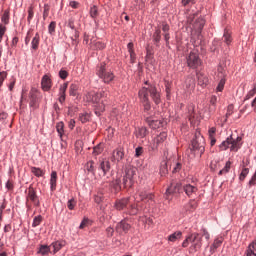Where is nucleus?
Masks as SVG:
<instances>
[{
	"instance_id": "680f3d73",
	"label": "nucleus",
	"mask_w": 256,
	"mask_h": 256,
	"mask_svg": "<svg viewBox=\"0 0 256 256\" xmlns=\"http://www.w3.org/2000/svg\"><path fill=\"white\" fill-rule=\"evenodd\" d=\"M114 233H115V230L113 229V227L106 228L107 237H112Z\"/></svg>"
},
{
	"instance_id": "4d7b16f0",
	"label": "nucleus",
	"mask_w": 256,
	"mask_h": 256,
	"mask_svg": "<svg viewBox=\"0 0 256 256\" xmlns=\"http://www.w3.org/2000/svg\"><path fill=\"white\" fill-rule=\"evenodd\" d=\"M165 87H166L167 99H170V97H171V84H169V82H166Z\"/></svg>"
},
{
	"instance_id": "de8ad7c7",
	"label": "nucleus",
	"mask_w": 256,
	"mask_h": 256,
	"mask_svg": "<svg viewBox=\"0 0 256 256\" xmlns=\"http://www.w3.org/2000/svg\"><path fill=\"white\" fill-rule=\"evenodd\" d=\"M195 209H197V202L195 200H191L187 204V211H195Z\"/></svg>"
},
{
	"instance_id": "a19ab883",
	"label": "nucleus",
	"mask_w": 256,
	"mask_h": 256,
	"mask_svg": "<svg viewBox=\"0 0 256 256\" xmlns=\"http://www.w3.org/2000/svg\"><path fill=\"white\" fill-rule=\"evenodd\" d=\"M223 39L226 45H230L231 41H233V38H231V33L229 30L224 31Z\"/></svg>"
},
{
	"instance_id": "6e6d98bb",
	"label": "nucleus",
	"mask_w": 256,
	"mask_h": 256,
	"mask_svg": "<svg viewBox=\"0 0 256 256\" xmlns=\"http://www.w3.org/2000/svg\"><path fill=\"white\" fill-rule=\"evenodd\" d=\"M89 114L85 113V114H80L79 119L81 121V123H87L89 121Z\"/></svg>"
},
{
	"instance_id": "bb28decb",
	"label": "nucleus",
	"mask_w": 256,
	"mask_h": 256,
	"mask_svg": "<svg viewBox=\"0 0 256 256\" xmlns=\"http://www.w3.org/2000/svg\"><path fill=\"white\" fill-rule=\"evenodd\" d=\"M169 173V168L167 167V161H162L160 164V175L161 177H165Z\"/></svg>"
},
{
	"instance_id": "864d4df0",
	"label": "nucleus",
	"mask_w": 256,
	"mask_h": 256,
	"mask_svg": "<svg viewBox=\"0 0 256 256\" xmlns=\"http://www.w3.org/2000/svg\"><path fill=\"white\" fill-rule=\"evenodd\" d=\"M34 15H35V12H33V7H29V9H28V17H27V21H28L29 24L33 20V16Z\"/></svg>"
},
{
	"instance_id": "5701e85b",
	"label": "nucleus",
	"mask_w": 256,
	"mask_h": 256,
	"mask_svg": "<svg viewBox=\"0 0 256 256\" xmlns=\"http://www.w3.org/2000/svg\"><path fill=\"white\" fill-rule=\"evenodd\" d=\"M193 27L196 29V31L203 30V27H205V19L197 18L193 24Z\"/></svg>"
},
{
	"instance_id": "412c9836",
	"label": "nucleus",
	"mask_w": 256,
	"mask_h": 256,
	"mask_svg": "<svg viewBox=\"0 0 256 256\" xmlns=\"http://www.w3.org/2000/svg\"><path fill=\"white\" fill-rule=\"evenodd\" d=\"M247 165H249V161H247L246 164L242 165V171L239 175V181H245V179L249 175V168H247Z\"/></svg>"
},
{
	"instance_id": "39448f33",
	"label": "nucleus",
	"mask_w": 256,
	"mask_h": 256,
	"mask_svg": "<svg viewBox=\"0 0 256 256\" xmlns=\"http://www.w3.org/2000/svg\"><path fill=\"white\" fill-rule=\"evenodd\" d=\"M202 238L199 237V233H193L186 237V239L182 243V247H189V243H192L190 246V251H199L201 249L203 243L201 242Z\"/></svg>"
},
{
	"instance_id": "338daca9",
	"label": "nucleus",
	"mask_w": 256,
	"mask_h": 256,
	"mask_svg": "<svg viewBox=\"0 0 256 256\" xmlns=\"http://www.w3.org/2000/svg\"><path fill=\"white\" fill-rule=\"evenodd\" d=\"M69 5L72 7V9H79V2L77 1H70Z\"/></svg>"
},
{
	"instance_id": "f8f14e48",
	"label": "nucleus",
	"mask_w": 256,
	"mask_h": 256,
	"mask_svg": "<svg viewBox=\"0 0 256 256\" xmlns=\"http://www.w3.org/2000/svg\"><path fill=\"white\" fill-rule=\"evenodd\" d=\"M128 219L125 218L121 222H119L116 225V233H129V230L131 229V224L127 223Z\"/></svg>"
},
{
	"instance_id": "ddd939ff",
	"label": "nucleus",
	"mask_w": 256,
	"mask_h": 256,
	"mask_svg": "<svg viewBox=\"0 0 256 256\" xmlns=\"http://www.w3.org/2000/svg\"><path fill=\"white\" fill-rule=\"evenodd\" d=\"M225 76H226L225 69H223V67L220 66L218 68V77L220 78V81L218 83L216 91L221 92L223 91V89H225V81H226Z\"/></svg>"
},
{
	"instance_id": "f3484780",
	"label": "nucleus",
	"mask_w": 256,
	"mask_h": 256,
	"mask_svg": "<svg viewBox=\"0 0 256 256\" xmlns=\"http://www.w3.org/2000/svg\"><path fill=\"white\" fill-rule=\"evenodd\" d=\"M65 245H67V242H65V240H58L56 242H53L50 245L51 249H53L52 253L55 255V253H57L58 251H61V249H63Z\"/></svg>"
},
{
	"instance_id": "3c124183",
	"label": "nucleus",
	"mask_w": 256,
	"mask_h": 256,
	"mask_svg": "<svg viewBox=\"0 0 256 256\" xmlns=\"http://www.w3.org/2000/svg\"><path fill=\"white\" fill-rule=\"evenodd\" d=\"M7 33V27L3 24H0V43L3 41V36Z\"/></svg>"
},
{
	"instance_id": "5fc2aeb1",
	"label": "nucleus",
	"mask_w": 256,
	"mask_h": 256,
	"mask_svg": "<svg viewBox=\"0 0 256 256\" xmlns=\"http://www.w3.org/2000/svg\"><path fill=\"white\" fill-rule=\"evenodd\" d=\"M98 15V10H97V6H92L90 8V17H92L93 19H95V17H97Z\"/></svg>"
},
{
	"instance_id": "79ce46f5",
	"label": "nucleus",
	"mask_w": 256,
	"mask_h": 256,
	"mask_svg": "<svg viewBox=\"0 0 256 256\" xmlns=\"http://www.w3.org/2000/svg\"><path fill=\"white\" fill-rule=\"evenodd\" d=\"M67 87H69V82H65L63 85L59 88V96L66 97L67 93Z\"/></svg>"
},
{
	"instance_id": "58836bf2",
	"label": "nucleus",
	"mask_w": 256,
	"mask_h": 256,
	"mask_svg": "<svg viewBox=\"0 0 256 256\" xmlns=\"http://www.w3.org/2000/svg\"><path fill=\"white\" fill-rule=\"evenodd\" d=\"M229 171H231V161L226 162L224 168L219 171L218 175H226Z\"/></svg>"
},
{
	"instance_id": "a878e982",
	"label": "nucleus",
	"mask_w": 256,
	"mask_h": 256,
	"mask_svg": "<svg viewBox=\"0 0 256 256\" xmlns=\"http://www.w3.org/2000/svg\"><path fill=\"white\" fill-rule=\"evenodd\" d=\"M90 47L91 49H99L100 51L105 49L106 45L105 43L101 42V41H92L90 43Z\"/></svg>"
},
{
	"instance_id": "4c0bfd02",
	"label": "nucleus",
	"mask_w": 256,
	"mask_h": 256,
	"mask_svg": "<svg viewBox=\"0 0 256 256\" xmlns=\"http://www.w3.org/2000/svg\"><path fill=\"white\" fill-rule=\"evenodd\" d=\"M222 243H223V240L216 239L212 244V246L210 247L211 253H213L214 251H217V249L221 247Z\"/></svg>"
},
{
	"instance_id": "72a5a7b5",
	"label": "nucleus",
	"mask_w": 256,
	"mask_h": 256,
	"mask_svg": "<svg viewBox=\"0 0 256 256\" xmlns=\"http://www.w3.org/2000/svg\"><path fill=\"white\" fill-rule=\"evenodd\" d=\"M86 170L88 173H92V175H95V162L90 160L86 163Z\"/></svg>"
},
{
	"instance_id": "9b49d317",
	"label": "nucleus",
	"mask_w": 256,
	"mask_h": 256,
	"mask_svg": "<svg viewBox=\"0 0 256 256\" xmlns=\"http://www.w3.org/2000/svg\"><path fill=\"white\" fill-rule=\"evenodd\" d=\"M98 170L102 171L103 177L111 171V162L105 158H99Z\"/></svg>"
},
{
	"instance_id": "423d86ee",
	"label": "nucleus",
	"mask_w": 256,
	"mask_h": 256,
	"mask_svg": "<svg viewBox=\"0 0 256 256\" xmlns=\"http://www.w3.org/2000/svg\"><path fill=\"white\" fill-rule=\"evenodd\" d=\"M241 137H237L236 139H233V137H228L225 141H223L219 145L220 151H227V149L230 148V151L237 152L239 149H241Z\"/></svg>"
},
{
	"instance_id": "2eb2a0df",
	"label": "nucleus",
	"mask_w": 256,
	"mask_h": 256,
	"mask_svg": "<svg viewBox=\"0 0 256 256\" xmlns=\"http://www.w3.org/2000/svg\"><path fill=\"white\" fill-rule=\"evenodd\" d=\"M123 157H125V152H123V149L117 148L113 151L111 161L119 163V161H122Z\"/></svg>"
},
{
	"instance_id": "49530a36",
	"label": "nucleus",
	"mask_w": 256,
	"mask_h": 256,
	"mask_svg": "<svg viewBox=\"0 0 256 256\" xmlns=\"http://www.w3.org/2000/svg\"><path fill=\"white\" fill-rule=\"evenodd\" d=\"M2 23L5 25H9V10H5L2 17H1Z\"/></svg>"
},
{
	"instance_id": "13d9d810",
	"label": "nucleus",
	"mask_w": 256,
	"mask_h": 256,
	"mask_svg": "<svg viewBox=\"0 0 256 256\" xmlns=\"http://www.w3.org/2000/svg\"><path fill=\"white\" fill-rule=\"evenodd\" d=\"M248 185H249V187H253V186L256 185V172L254 173V175L249 180Z\"/></svg>"
},
{
	"instance_id": "6e6552de",
	"label": "nucleus",
	"mask_w": 256,
	"mask_h": 256,
	"mask_svg": "<svg viewBox=\"0 0 256 256\" xmlns=\"http://www.w3.org/2000/svg\"><path fill=\"white\" fill-rule=\"evenodd\" d=\"M186 61L188 67L191 69H197V67H200L201 65V58H199V54L197 52H190Z\"/></svg>"
},
{
	"instance_id": "4468645a",
	"label": "nucleus",
	"mask_w": 256,
	"mask_h": 256,
	"mask_svg": "<svg viewBox=\"0 0 256 256\" xmlns=\"http://www.w3.org/2000/svg\"><path fill=\"white\" fill-rule=\"evenodd\" d=\"M41 87L44 91H51V87H53V82L51 81L50 75H44L41 80Z\"/></svg>"
},
{
	"instance_id": "c756f323",
	"label": "nucleus",
	"mask_w": 256,
	"mask_h": 256,
	"mask_svg": "<svg viewBox=\"0 0 256 256\" xmlns=\"http://www.w3.org/2000/svg\"><path fill=\"white\" fill-rule=\"evenodd\" d=\"M167 139V134L165 132H161L158 136L154 138L155 143L161 145Z\"/></svg>"
},
{
	"instance_id": "20e7f679",
	"label": "nucleus",
	"mask_w": 256,
	"mask_h": 256,
	"mask_svg": "<svg viewBox=\"0 0 256 256\" xmlns=\"http://www.w3.org/2000/svg\"><path fill=\"white\" fill-rule=\"evenodd\" d=\"M96 75L106 84L112 83L115 79V74L110 69H107L105 63H101L100 66H98Z\"/></svg>"
},
{
	"instance_id": "9d476101",
	"label": "nucleus",
	"mask_w": 256,
	"mask_h": 256,
	"mask_svg": "<svg viewBox=\"0 0 256 256\" xmlns=\"http://www.w3.org/2000/svg\"><path fill=\"white\" fill-rule=\"evenodd\" d=\"M27 193V201H31L35 207H39L40 202H39V196H37V191H35V188H33V185H30L28 188Z\"/></svg>"
},
{
	"instance_id": "603ef678",
	"label": "nucleus",
	"mask_w": 256,
	"mask_h": 256,
	"mask_svg": "<svg viewBox=\"0 0 256 256\" xmlns=\"http://www.w3.org/2000/svg\"><path fill=\"white\" fill-rule=\"evenodd\" d=\"M59 77L60 79H63V80L67 79V77H69V72H67V70L65 69H61L59 71Z\"/></svg>"
},
{
	"instance_id": "b1692460",
	"label": "nucleus",
	"mask_w": 256,
	"mask_h": 256,
	"mask_svg": "<svg viewBox=\"0 0 256 256\" xmlns=\"http://www.w3.org/2000/svg\"><path fill=\"white\" fill-rule=\"evenodd\" d=\"M36 101H37V88H32L30 90V107H35Z\"/></svg>"
},
{
	"instance_id": "69168bd1",
	"label": "nucleus",
	"mask_w": 256,
	"mask_h": 256,
	"mask_svg": "<svg viewBox=\"0 0 256 256\" xmlns=\"http://www.w3.org/2000/svg\"><path fill=\"white\" fill-rule=\"evenodd\" d=\"M13 187H14L13 181L8 180V181L6 182V189H8V191H13Z\"/></svg>"
},
{
	"instance_id": "f257e3e1",
	"label": "nucleus",
	"mask_w": 256,
	"mask_h": 256,
	"mask_svg": "<svg viewBox=\"0 0 256 256\" xmlns=\"http://www.w3.org/2000/svg\"><path fill=\"white\" fill-rule=\"evenodd\" d=\"M139 99L144 104V111L151 110V103L149 102V97L154 101L156 105L161 103V93L157 90L155 84H148L145 82V86L139 90Z\"/></svg>"
},
{
	"instance_id": "7c9ffc66",
	"label": "nucleus",
	"mask_w": 256,
	"mask_h": 256,
	"mask_svg": "<svg viewBox=\"0 0 256 256\" xmlns=\"http://www.w3.org/2000/svg\"><path fill=\"white\" fill-rule=\"evenodd\" d=\"M136 137H138L140 139L147 137V128H145V127L138 128L136 130Z\"/></svg>"
},
{
	"instance_id": "f704fd0d",
	"label": "nucleus",
	"mask_w": 256,
	"mask_h": 256,
	"mask_svg": "<svg viewBox=\"0 0 256 256\" xmlns=\"http://www.w3.org/2000/svg\"><path fill=\"white\" fill-rule=\"evenodd\" d=\"M31 173H33V175H35V177H43V175H45V171H43L41 168H37V167H32Z\"/></svg>"
},
{
	"instance_id": "c03bdc74",
	"label": "nucleus",
	"mask_w": 256,
	"mask_h": 256,
	"mask_svg": "<svg viewBox=\"0 0 256 256\" xmlns=\"http://www.w3.org/2000/svg\"><path fill=\"white\" fill-rule=\"evenodd\" d=\"M41 223H43V216L41 215L35 216L33 219L32 227H39Z\"/></svg>"
},
{
	"instance_id": "4be33fe9",
	"label": "nucleus",
	"mask_w": 256,
	"mask_h": 256,
	"mask_svg": "<svg viewBox=\"0 0 256 256\" xmlns=\"http://www.w3.org/2000/svg\"><path fill=\"white\" fill-rule=\"evenodd\" d=\"M50 189L51 191H55L57 189V172L52 171L50 178Z\"/></svg>"
},
{
	"instance_id": "c9c22d12",
	"label": "nucleus",
	"mask_w": 256,
	"mask_h": 256,
	"mask_svg": "<svg viewBox=\"0 0 256 256\" xmlns=\"http://www.w3.org/2000/svg\"><path fill=\"white\" fill-rule=\"evenodd\" d=\"M105 147L103 146V144H98L97 146L94 147L93 149V155H95V157H97V155H101L104 151Z\"/></svg>"
},
{
	"instance_id": "c85d7f7f",
	"label": "nucleus",
	"mask_w": 256,
	"mask_h": 256,
	"mask_svg": "<svg viewBox=\"0 0 256 256\" xmlns=\"http://www.w3.org/2000/svg\"><path fill=\"white\" fill-rule=\"evenodd\" d=\"M39 41H40L39 33H36L31 42L32 49H34V51H37V49H39Z\"/></svg>"
},
{
	"instance_id": "e433bc0d",
	"label": "nucleus",
	"mask_w": 256,
	"mask_h": 256,
	"mask_svg": "<svg viewBox=\"0 0 256 256\" xmlns=\"http://www.w3.org/2000/svg\"><path fill=\"white\" fill-rule=\"evenodd\" d=\"M77 91H79V86L77 84H71L69 87V95L76 97Z\"/></svg>"
},
{
	"instance_id": "6ab92c4d",
	"label": "nucleus",
	"mask_w": 256,
	"mask_h": 256,
	"mask_svg": "<svg viewBox=\"0 0 256 256\" xmlns=\"http://www.w3.org/2000/svg\"><path fill=\"white\" fill-rule=\"evenodd\" d=\"M139 211H143V206L141 203L137 202L136 204H132L128 210V215H137Z\"/></svg>"
},
{
	"instance_id": "1a4fd4ad",
	"label": "nucleus",
	"mask_w": 256,
	"mask_h": 256,
	"mask_svg": "<svg viewBox=\"0 0 256 256\" xmlns=\"http://www.w3.org/2000/svg\"><path fill=\"white\" fill-rule=\"evenodd\" d=\"M183 191V184L181 182H172L166 190V199H171V195L181 193Z\"/></svg>"
},
{
	"instance_id": "37998d69",
	"label": "nucleus",
	"mask_w": 256,
	"mask_h": 256,
	"mask_svg": "<svg viewBox=\"0 0 256 256\" xmlns=\"http://www.w3.org/2000/svg\"><path fill=\"white\" fill-rule=\"evenodd\" d=\"M157 149H159V144H157V142H155V139H153L152 142H150L149 144L148 151L150 153H153L157 151Z\"/></svg>"
},
{
	"instance_id": "e2e57ef3",
	"label": "nucleus",
	"mask_w": 256,
	"mask_h": 256,
	"mask_svg": "<svg viewBox=\"0 0 256 256\" xmlns=\"http://www.w3.org/2000/svg\"><path fill=\"white\" fill-rule=\"evenodd\" d=\"M143 155V147H137L135 149V157H141Z\"/></svg>"
},
{
	"instance_id": "dca6fc26",
	"label": "nucleus",
	"mask_w": 256,
	"mask_h": 256,
	"mask_svg": "<svg viewBox=\"0 0 256 256\" xmlns=\"http://www.w3.org/2000/svg\"><path fill=\"white\" fill-rule=\"evenodd\" d=\"M182 191H184L188 197H193V195L197 193L198 189L191 184H186L182 186Z\"/></svg>"
},
{
	"instance_id": "ea45409f",
	"label": "nucleus",
	"mask_w": 256,
	"mask_h": 256,
	"mask_svg": "<svg viewBox=\"0 0 256 256\" xmlns=\"http://www.w3.org/2000/svg\"><path fill=\"white\" fill-rule=\"evenodd\" d=\"M65 129V124L63 122H58L56 125V131L59 134V137H63Z\"/></svg>"
},
{
	"instance_id": "8fccbe9b",
	"label": "nucleus",
	"mask_w": 256,
	"mask_h": 256,
	"mask_svg": "<svg viewBox=\"0 0 256 256\" xmlns=\"http://www.w3.org/2000/svg\"><path fill=\"white\" fill-rule=\"evenodd\" d=\"M76 205H77V201L74 198L68 200V202H67V207L70 211H73V209H75Z\"/></svg>"
},
{
	"instance_id": "393cba45",
	"label": "nucleus",
	"mask_w": 256,
	"mask_h": 256,
	"mask_svg": "<svg viewBox=\"0 0 256 256\" xmlns=\"http://www.w3.org/2000/svg\"><path fill=\"white\" fill-rule=\"evenodd\" d=\"M146 121L152 129H159V127H161V121L159 120H153V118H147Z\"/></svg>"
},
{
	"instance_id": "f03ea898",
	"label": "nucleus",
	"mask_w": 256,
	"mask_h": 256,
	"mask_svg": "<svg viewBox=\"0 0 256 256\" xmlns=\"http://www.w3.org/2000/svg\"><path fill=\"white\" fill-rule=\"evenodd\" d=\"M109 99V91L102 90L100 92H89L85 96V100L88 103H92L95 114L99 117L103 111H105V103Z\"/></svg>"
},
{
	"instance_id": "cd10ccee",
	"label": "nucleus",
	"mask_w": 256,
	"mask_h": 256,
	"mask_svg": "<svg viewBox=\"0 0 256 256\" xmlns=\"http://www.w3.org/2000/svg\"><path fill=\"white\" fill-rule=\"evenodd\" d=\"M38 253L40 255H49V253H51V246L40 245Z\"/></svg>"
},
{
	"instance_id": "a211bd4d",
	"label": "nucleus",
	"mask_w": 256,
	"mask_h": 256,
	"mask_svg": "<svg viewBox=\"0 0 256 256\" xmlns=\"http://www.w3.org/2000/svg\"><path fill=\"white\" fill-rule=\"evenodd\" d=\"M127 205H129V198H123L116 201L115 209H117V211H123Z\"/></svg>"
},
{
	"instance_id": "473e14b6",
	"label": "nucleus",
	"mask_w": 256,
	"mask_h": 256,
	"mask_svg": "<svg viewBox=\"0 0 256 256\" xmlns=\"http://www.w3.org/2000/svg\"><path fill=\"white\" fill-rule=\"evenodd\" d=\"M182 235H183V233L181 231L174 232L173 234H171L168 237V241H172V243H175V241H177V239H181Z\"/></svg>"
},
{
	"instance_id": "052dcab7",
	"label": "nucleus",
	"mask_w": 256,
	"mask_h": 256,
	"mask_svg": "<svg viewBox=\"0 0 256 256\" xmlns=\"http://www.w3.org/2000/svg\"><path fill=\"white\" fill-rule=\"evenodd\" d=\"M7 79V72H0V87L3 85V81Z\"/></svg>"
},
{
	"instance_id": "774afa93",
	"label": "nucleus",
	"mask_w": 256,
	"mask_h": 256,
	"mask_svg": "<svg viewBox=\"0 0 256 256\" xmlns=\"http://www.w3.org/2000/svg\"><path fill=\"white\" fill-rule=\"evenodd\" d=\"M181 163H176V165L174 166V168H173V171H172V173H179V170L181 169Z\"/></svg>"
},
{
	"instance_id": "09e8293b",
	"label": "nucleus",
	"mask_w": 256,
	"mask_h": 256,
	"mask_svg": "<svg viewBox=\"0 0 256 256\" xmlns=\"http://www.w3.org/2000/svg\"><path fill=\"white\" fill-rule=\"evenodd\" d=\"M57 28V22L52 21L49 26H48V33H50V35H53V33H55V29Z\"/></svg>"
},
{
	"instance_id": "bf43d9fd",
	"label": "nucleus",
	"mask_w": 256,
	"mask_h": 256,
	"mask_svg": "<svg viewBox=\"0 0 256 256\" xmlns=\"http://www.w3.org/2000/svg\"><path fill=\"white\" fill-rule=\"evenodd\" d=\"M233 109H234L233 105L228 106L227 113H226V119L233 115Z\"/></svg>"
},
{
	"instance_id": "0eeeda50",
	"label": "nucleus",
	"mask_w": 256,
	"mask_h": 256,
	"mask_svg": "<svg viewBox=\"0 0 256 256\" xmlns=\"http://www.w3.org/2000/svg\"><path fill=\"white\" fill-rule=\"evenodd\" d=\"M192 148L195 153L203 155L205 153V138L200 131H196L195 138L192 140Z\"/></svg>"
},
{
	"instance_id": "a18cd8bd",
	"label": "nucleus",
	"mask_w": 256,
	"mask_h": 256,
	"mask_svg": "<svg viewBox=\"0 0 256 256\" xmlns=\"http://www.w3.org/2000/svg\"><path fill=\"white\" fill-rule=\"evenodd\" d=\"M199 85H207L209 83V78L205 77L203 74H198Z\"/></svg>"
},
{
	"instance_id": "7ed1b4c3",
	"label": "nucleus",
	"mask_w": 256,
	"mask_h": 256,
	"mask_svg": "<svg viewBox=\"0 0 256 256\" xmlns=\"http://www.w3.org/2000/svg\"><path fill=\"white\" fill-rule=\"evenodd\" d=\"M135 175H137V168L127 166L124 175L117 173L116 179L113 181V186L116 190L121 189V185H123L124 189H129L135 183Z\"/></svg>"
},
{
	"instance_id": "0e129e2a",
	"label": "nucleus",
	"mask_w": 256,
	"mask_h": 256,
	"mask_svg": "<svg viewBox=\"0 0 256 256\" xmlns=\"http://www.w3.org/2000/svg\"><path fill=\"white\" fill-rule=\"evenodd\" d=\"M169 29H170L169 24L163 22V23H162V31H163V34L169 33Z\"/></svg>"
},
{
	"instance_id": "aec40b11",
	"label": "nucleus",
	"mask_w": 256,
	"mask_h": 256,
	"mask_svg": "<svg viewBox=\"0 0 256 256\" xmlns=\"http://www.w3.org/2000/svg\"><path fill=\"white\" fill-rule=\"evenodd\" d=\"M139 197L142 203H153V194L142 191L139 193Z\"/></svg>"
},
{
	"instance_id": "2f4dec72",
	"label": "nucleus",
	"mask_w": 256,
	"mask_h": 256,
	"mask_svg": "<svg viewBox=\"0 0 256 256\" xmlns=\"http://www.w3.org/2000/svg\"><path fill=\"white\" fill-rule=\"evenodd\" d=\"M153 41L156 43V45H159L161 42V29L157 28L153 34Z\"/></svg>"
}]
</instances>
